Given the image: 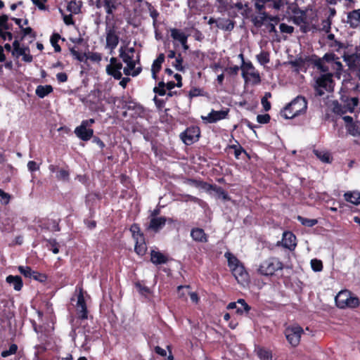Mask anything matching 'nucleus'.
<instances>
[{
	"mask_svg": "<svg viewBox=\"0 0 360 360\" xmlns=\"http://www.w3.org/2000/svg\"><path fill=\"white\" fill-rule=\"evenodd\" d=\"M307 101L304 96H297L281 111V116L288 120L304 115L307 110Z\"/></svg>",
	"mask_w": 360,
	"mask_h": 360,
	"instance_id": "f257e3e1",
	"label": "nucleus"
},
{
	"mask_svg": "<svg viewBox=\"0 0 360 360\" xmlns=\"http://www.w3.org/2000/svg\"><path fill=\"white\" fill-rule=\"evenodd\" d=\"M284 264L276 257H270L263 260L259 265L257 273L264 276H272L278 271H282Z\"/></svg>",
	"mask_w": 360,
	"mask_h": 360,
	"instance_id": "f03ea898",
	"label": "nucleus"
},
{
	"mask_svg": "<svg viewBox=\"0 0 360 360\" xmlns=\"http://www.w3.org/2000/svg\"><path fill=\"white\" fill-rule=\"evenodd\" d=\"M359 103L357 97H350L346 93L341 94L340 102L333 103V112L338 115H344L348 112H353Z\"/></svg>",
	"mask_w": 360,
	"mask_h": 360,
	"instance_id": "7ed1b4c3",
	"label": "nucleus"
},
{
	"mask_svg": "<svg viewBox=\"0 0 360 360\" xmlns=\"http://www.w3.org/2000/svg\"><path fill=\"white\" fill-rule=\"evenodd\" d=\"M336 306L340 309H355L360 305V300L358 297L348 290H344L339 292L335 298Z\"/></svg>",
	"mask_w": 360,
	"mask_h": 360,
	"instance_id": "20e7f679",
	"label": "nucleus"
},
{
	"mask_svg": "<svg viewBox=\"0 0 360 360\" xmlns=\"http://www.w3.org/2000/svg\"><path fill=\"white\" fill-rule=\"evenodd\" d=\"M334 87V81L333 79V74L327 72L321 75L316 79L314 89L316 93L319 96L324 94V91H333Z\"/></svg>",
	"mask_w": 360,
	"mask_h": 360,
	"instance_id": "39448f33",
	"label": "nucleus"
},
{
	"mask_svg": "<svg viewBox=\"0 0 360 360\" xmlns=\"http://www.w3.org/2000/svg\"><path fill=\"white\" fill-rule=\"evenodd\" d=\"M101 92L98 89L91 91L86 97L81 98L82 102L88 106L90 110L98 112L104 111V107L102 104L101 98Z\"/></svg>",
	"mask_w": 360,
	"mask_h": 360,
	"instance_id": "423d86ee",
	"label": "nucleus"
},
{
	"mask_svg": "<svg viewBox=\"0 0 360 360\" xmlns=\"http://www.w3.org/2000/svg\"><path fill=\"white\" fill-rule=\"evenodd\" d=\"M284 334L288 343L295 347L300 344L304 330L298 324H293L285 328Z\"/></svg>",
	"mask_w": 360,
	"mask_h": 360,
	"instance_id": "0eeeda50",
	"label": "nucleus"
},
{
	"mask_svg": "<svg viewBox=\"0 0 360 360\" xmlns=\"http://www.w3.org/2000/svg\"><path fill=\"white\" fill-rule=\"evenodd\" d=\"M117 27L115 24L106 25V45L105 47L110 50V53L115 49L120 41V37L117 33Z\"/></svg>",
	"mask_w": 360,
	"mask_h": 360,
	"instance_id": "6e6552de",
	"label": "nucleus"
},
{
	"mask_svg": "<svg viewBox=\"0 0 360 360\" xmlns=\"http://www.w3.org/2000/svg\"><path fill=\"white\" fill-rule=\"evenodd\" d=\"M200 136V129L198 126H191L181 133L180 138L187 146L198 141Z\"/></svg>",
	"mask_w": 360,
	"mask_h": 360,
	"instance_id": "1a4fd4ad",
	"label": "nucleus"
},
{
	"mask_svg": "<svg viewBox=\"0 0 360 360\" xmlns=\"http://www.w3.org/2000/svg\"><path fill=\"white\" fill-rule=\"evenodd\" d=\"M77 314L78 319L82 320L87 319L88 310L82 289L80 290V292L77 296Z\"/></svg>",
	"mask_w": 360,
	"mask_h": 360,
	"instance_id": "9d476101",
	"label": "nucleus"
},
{
	"mask_svg": "<svg viewBox=\"0 0 360 360\" xmlns=\"http://www.w3.org/2000/svg\"><path fill=\"white\" fill-rule=\"evenodd\" d=\"M229 109L221 110H212L207 117H202V120L207 123H216L217 122L226 119L229 115Z\"/></svg>",
	"mask_w": 360,
	"mask_h": 360,
	"instance_id": "9b49d317",
	"label": "nucleus"
},
{
	"mask_svg": "<svg viewBox=\"0 0 360 360\" xmlns=\"http://www.w3.org/2000/svg\"><path fill=\"white\" fill-rule=\"evenodd\" d=\"M346 22L352 29H360V8L348 12Z\"/></svg>",
	"mask_w": 360,
	"mask_h": 360,
	"instance_id": "f8f14e48",
	"label": "nucleus"
},
{
	"mask_svg": "<svg viewBox=\"0 0 360 360\" xmlns=\"http://www.w3.org/2000/svg\"><path fill=\"white\" fill-rule=\"evenodd\" d=\"M283 246L290 250H294L297 246L296 236L291 231H285L282 238Z\"/></svg>",
	"mask_w": 360,
	"mask_h": 360,
	"instance_id": "ddd939ff",
	"label": "nucleus"
},
{
	"mask_svg": "<svg viewBox=\"0 0 360 360\" xmlns=\"http://www.w3.org/2000/svg\"><path fill=\"white\" fill-rule=\"evenodd\" d=\"M191 237L194 241L201 243H207L209 238L204 229L198 227L193 228L191 230Z\"/></svg>",
	"mask_w": 360,
	"mask_h": 360,
	"instance_id": "4468645a",
	"label": "nucleus"
},
{
	"mask_svg": "<svg viewBox=\"0 0 360 360\" xmlns=\"http://www.w3.org/2000/svg\"><path fill=\"white\" fill-rule=\"evenodd\" d=\"M231 271L238 283H243L248 281V274L242 264L232 268Z\"/></svg>",
	"mask_w": 360,
	"mask_h": 360,
	"instance_id": "2eb2a0df",
	"label": "nucleus"
},
{
	"mask_svg": "<svg viewBox=\"0 0 360 360\" xmlns=\"http://www.w3.org/2000/svg\"><path fill=\"white\" fill-rule=\"evenodd\" d=\"M76 136L82 141H87L93 137L94 130L87 129L84 125H79L75 129Z\"/></svg>",
	"mask_w": 360,
	"mask_h": 360,
	"instance_id": "dca6fc26",
	"label": "nucleus"
},
{
	"mask_svg": "<svg viewBox=\"0 0 360 360\" xmlns=\"http://www.w3.org/2000/svg\"><path fill=\"white\" fill-rule=\"evenodd\" d=\"M171 37L173 39L179 41L183 46V49L186 51L188 49L187 44L188 36L176 28H172L170 30Z\"/></svg>",
	"mask_w": 360,
	"mask_h": 360,
	"instance_id": "f3484780",
	"label": "nucleus"
},
{
	"mask_svg": "<svg viewBox=\"0 0 360 360\" xmlns=\"http://www.w3.org/2000/svg\"><path fill=\"white\" fill-rule=\"evenodd\" d=\"M167 220L165 217H152L148 229L157 233L165 226Z\"/></svg>",
	"mask_w": 360,
	"mask_h": 360,
	"instance_id": "a211bd4d",
	"label": "nucleus"
},
{
	"mask_svg": "<svg viewBox=\"0 0 360 360\" xmlns=\"http://www.w3.org/2000/svg\"><path fill=\"white\" fill-rule=\"evenodd\" d=\"M148 248L146 243L144 236H141V238L135 240L134 251L140 257H143L146 254Z\"/></svg>",
	"mask_w": 360,
	"mask_h": 360,
	"instance_id": "6ab92c4d",
	"label": "nucleus"
},
{
	"mask_svg": "<svg viewBox=\"0 0 360 360\" xmlns=\"http://www.w3.org/2000/svg\"><path fill=\"white\" fill-rule=\"evenodd\" d=\"M150 261L156 265L163 264L168 262V257L159 251L151 250Z\"/></svg>",
	"mask_w": 360,
	"mask_h": 360,
	"instance_id": "aec40b11",
	"label": "nucleus"
},
{
	"mask_svg": "<svg viewBox=\"0 0 360 360\" xmlns=\"http://www.w3.org/2000/svg\"><path fill=\"white\" fill-rule=\"evenodd\" d=\"M255 352L260 360H272V352L271 349L261 346H257Z\"/></svg>",
	"mask_w": 360,
	"mask_h": 360,
	"instance_id": "412c9836",
	"label": "nucleus"
},
{
	"mask_svg": "<svg viewBox=\"0 0 360 360\" xmlns=\"http://www.w3.org/2000/svg\"><path fill=\"white\" fill-rule=\"evenodd\" d=\"M6 281L17 291H20L23 286V282L20 276L9 275L6 277Z\"/></svg>",
	"mask_w": 360,
	"mask_h": 360,
	"instance_id": "4be33fe9",
	"label": "nucleus"
},
{
	"mask_svg": "<svg viewBox=\"0 0 360 360\" xmlns=\"http://www.w3.org/2000/svg\"><path fill=\"white\" fill-rule=\"evenodd\" d=\"M268 2L273 3V7L276 9H280L282 6L281 0H256L255 6L258 11L264 9V4Z\"/></svg>",
	"mask_w": 360,
	"mask_h": 360,
	"instance_id": "5701e85b",
	"label": "nucleus"
},
{
	"mask_svg": "<svg viewBox=\"0 0 360 360\" xmlns=\"http://www.w3.org/2000/svg\"><path fill=\"white\" fill-rule=\"evenodd\" d=\"M344 198L347 202L353 205H360V192L357 191L345 192L344 194Z\"/></svg>",
	"mask_w": 360,
	"mask_h": 360,
	"instance_id": "b1692460",
	"label": "nucleus"
},
{
	"mask_svg": "<svg viewBox=\"0 0 360 360\" xmlns=\"http://www.w3.org/2000/svg\"><path fill=\"white\" fill-rule=\"evenodd\" d=\"M53 91V88L50 84L39 85L36 88L35 94L39 98H44L45 96H48Z\"/></svg>",
	"mask_w": 360,
	"mask_h": 360,
	"instance_id": "393cba45",
	"label": "nucleus"
},
{
	"mask_svg": "<svg viewBox=\"0 0 360 360\" xmlns=\"http://www.w3.org/2000/svg\"><path fill=\"white\" fill-rule=\"evenodd\" d=\"M240 69L242 70V77L244 79L245 82H248V72L249 71L255 70V67L252 65L251 61L245 62L243 60L242 65L240 66Z\"/></svg>",
	"mask_w": 360,
	"mask_h": 360,
	"instance_id": "a878e982",
	"label": "nucleus"
},
{
	"mask_svg": "<svg viewBox=\"0 0 360 360\" xmlns=\"http://www.w3.org/2000/svg\"><path fill=\"white\" fill-rule=\"evenodd\" d=\"M347 132L352 136H360V122H354L352 124H346Z\"/></svg>",
	"mask_w": 360,
	"mask_h": 360,
	"instance_id": "bb28decb",
	"label": "nucleus"
},
{
	"mask_svg": "<svg viewBox=\"0 0 360 360\" xmlns=\"http://www.w3.org/2000/svg\"><path fill=\"white\" fill-rule=\"evenodd\" d=\"M11 53L13 56L15 58L22 56V60L26 63H31L33 60V57L31 54H24V50L22 49V46L18 48L16 51H15V49H13Z\"/></svg>",
	"mask_w": 360,
	"mask_h": 360,
	"instance_id": "cd10ccee",
	"label": "nucleus"
},
{
	"mask_svg": "<svg viewBox=\"0 0 360 360\" xmlns=\"http://www.w3.org/2000/svg\"><path fill=\"white\" fill-rule=\"evenodd\" d=\"M106 72L117 80H120L122 76L121 71L116 69L110 63L106 66Z\"/></svg>",
	"mask_w": 360,
	"mask_h": 360,
	"instance_id": "c85d7f7f",
	"label": "nucleus"
},
{
	"mask_svg": "<svg viewBox=\"0 0 360 360\" xmlns=\"http://www.w3.org/2000/svg\"><path fill=\"white\" fill-rule=\"evenodd\" d=\"M224 256L227 259L228 266L231 269L242 264L236 256L229 252H226Z\"/></svg>",
	"mask_w": 360,
	"mask_h": 360,
	"instance_id": "c756f323",
	"label": "nucleus"
},
{
	"mask_svg": "<svg viewBox=\"0 0 360 360\" xmlns=\"http://www.w3.org/2000/svg\"><path fill=\"white\" fill-rule=\"evenodd\" d=\"M20 40H23L25 37L29 36L30 38L34 39L37 37V33L30 27H21Z\"/></svg>",
	"mask_w": 360,
	"mask_h": 360,
	"instance_id": "7c9ffc66",
	"label": "nucleus"
},
{
	"mask_svg": "<svg viewBox=\"0 0 360 360\" xmlns=\"http://www.w3.org/2000/svg\"><path fill=\"white\" fill-rule=\"evenodd\" d=\"M47 243L46 247L49 250H51L54 254L59 252V244L54 238L44 239Z\"/></svg>",
	"mask_w": 360,
	"mask_h": 360,
	"instance_id": "2f4dec72",
	"label": "nucleus"
},
{
	"mask_svg": "<svg viewBox=\"0 0 360 360\" xmlns=\"http://www.w3.org/2000/svg\"><path fill=\"white\" fill-rule=\"evenodd\" d=\"M237 303L238 304H240V307H237L236 308V313L239 314H242L244 311L249 312L251 309V307L248 304V303L245 302L243 299H238L237 301Z\"/></svg>",
	"mask_w": 360,
	"mask_h": 360,
	"instance_id": "473e14b6",
	"label": "nucleus"
},
{
	"mask_svg": "<svg viewBox=\"0 0 360 360\" xmlns=\"http://www.w3.org/2000/svg\"><path fill=\"white\" fill-rule=\"evenodd\" d=\"M256 57L257 61L262 65H264L270 62V54L268 51H262Z\"/></svg>",
	"mask_w": 360,
	"mask_h": 360,
	"instance_id": "72a5a7b5",
	"label": "nucleus"
},
{
	"mask_svg": "<svg viewBox=\"0 0 360 360\" xmlns=\"http://www.w3.org/2000/svg\"><path fill=\"white\" fill-rule=\"evenodd\" d=\"M119 56L120 58H122V61L124 63H129L132 60H134V58L132 55L129 54V53H126V47L125 46H121L119 49Z\"/></svg>",
	"mask_w": 360,
	"mask_h": 360,
	"instance_id": "f704fd0d",
	"label": "nucleus"
},
{
	"mask_svg": "<svg viewBox=\"0 0 360 360\" xmlns=\"http://www.w3.org/2000/svg\"><path fill=\"white\" fill-rule=\"evenodd\" d=\"M129 231L131 233V236L133 239L135 240L136 238H141V236H144L143 233L141 231L140 226L138 224H133L130 228Z\"/></svg>",
	"mask_w": 360,
	"mask_h": 360,
	"instance_id": "c9c22d12",
	"label": "nucleus"
},
{
	"mask_svg": "<svg viewBox=\"0 0 360 360\" xmlns=\"http://www.w3.org/2000/svg\"><path fill=\"white\" fill-rule=\"evenodd\" d=\"M60 39V35L58 33H53L50 38V42L53 47L54 48V51L56 52H60L61 48L58 44V41Z\"/></svg>",
	"mask_w": 360,
	"mask_h": 360,
	"instance_id": "e433bc0d",
	"label": "nucleus"
},
{
	"mask_svg": "<svg viewBox=\"0 0 360 360\" xmlns=\"http://www.w3.org/2000/svg\"><path fill=\"white\" fill-rule=\"evenodd\" d=\"M297 219L303 226L307 227H312L318 223L316 219H307L300 215L297 216Z\"/></svg>",
	"mask_w": 360,
	"mask_h": 360,
	"instance_id": "4c0bfd02",
	"label": "nucleus"
},
{
	"mask_svg": "<svg viewBox=\"0 0 360 360\" xmlns=\"http://www.w3.org/2000/svg\"><path fill=\"white\" fill-rule=\"evenodd\" d=\"M18 347L16 344H11L8 349H4L1 352V356L4 358L8 357L11 355L16 354Z\"/></svg>",
	"mask_w": 360,
	"mask_h": 360,
	"instance_id": "58836bf2",
	"label": "nucleus"
},
{
	"mask_svg": "<svg viewBox=\"0 0 360 360\" xmlns=\"http://www.w3.org/2000/svg\"><path fill=\"white\" fill-rule=\"evenodd\" d=\"M183 57L181 53H179L176 57V60L174 63H172V65L175 68V69L179 72H184L185 68L183 66Z\"/></svg>",
	"mask_w": 360,
	"mask_h": 360,
	"instance_id": "ea45409f",
	"label": "nucleus"
},
{
	"mask_svg": "<svg viewBox=\"0 0 360 360\" xmlns=\"http://www.w3.org/2000/svg\"><path fill=\"white\" fill-rule=\"evenodd\" d=\"M148 11H149V13H150V16L153 18V25L155 28H157L158 25V17L159 16L160 13L159 12L155 9L154 8V7L151 5H149L148 6Z\"/></svg>",
	"mask_w": 360,
	"mask_h": 360,
	"instance_id": "a19ab883",
	"label": "nucleus"
},
{
	"mask_svg": "<svg viewBox=\"0 0 360 360\" xmlns=\"http://www.w3.org/2000/svg\"><path fill=\"white\" fill-rule=\"evenodd\" d=\"M18 269L19 272L26 278H32V275H33L34 271L29 266H19Z\"/></svg>",
	"mask_w": 360,
	"mask_h": 360,
	"instance_id": "79ce46f5",
	"label": "nucleus"
},
{
	"mask_svg": "<svg viewBox=\"0 0 360 360\" xmlns=\"http://www.w3.org/2000/svg\"><path fill=\"white\" fill-rule=\"evenodd\" d=\"M311 267L315 272L321 271L323 269V262L318 259H313L311 260Z\"/></svg>",
	"mask_w": 360,
	"mask_h": 360,
	"instance_id": "37998d69",
	"label": "nucleus"
},
{
	"mask_svg": "<svg viewBox=\"0 0 360 360\" xmlns=\"http://www.w3.org/2000/svg\"><path fill=\"white\" fill-rule=\"evenodd\" d=\"M234 22L230 19H226L220 24V28L226 31H231L234 28Z\"/></svg>",
	"mask_w": 360,
	"mask_h": 360,
	"instance_id": "c03bdc74",
	"label": "nucleus"
},
{
	"mask_svg": "<svg viewBox=\"0 0 360 360\" xmlns=\"http://www.w3.org/2000/svg\"><path fill=\"white\" fill-rule=\"evenodd\" d=\"M325 63L323 58H318L315 60L314 64L321 72L327 73L329 71V67Z\"/></svg>",
	"mask_w": 360,
	"mask_h": 360,
	"instance_id": "a18cd8bd",
	"label": "nucleus"
},
{
	"mask_svg": "<svg viewBox=\"0 0 360 360\" xmlns=\"http://www.w3.org/2000/svg\"><path fill=\"white\" fill-rule=\"evenodd\" d=\"M314 153L316 155V157L319 159H320L322 162L326 163L330 162V155L328 153L315 150Z\"/></svg>",
	"mask_w": 360,
	"mask_h": 360,
	"instance_id": "49530a36",
	"label": "nucleus"
},
{
	"mask_svg": "<svg viewBox=\"0 0 360 360\" xmlns=\"http://www.w3.org/2000/svg\"><path fill=\"white\" fill-rule=\"evenodd\" d=\"M203 90L198 87H192L188 92V97L192 99L194 97L204 96Z\"/></svg>",
	"mask_w": 360,
	"mask_h": 360,
	"instance_id": "de8ad7c7",
	"label": "nucleus"
},
{
	"mask_svg": "<svg viewBox=\"0 0 360 360\" xmlns=\"http://www.w3.org/2000/svg\"><path fill=\"white\" fill-rule=\"evenodd\" d=\"M165 87V83L163 81H161L158 83V86L154 87L153 91L159 96H165L167 94Z\"/></svg>",
	"mask_w": 360,
	"mask_h": 360,
	"instance_id": "09e8293b",
	"label": "nucleus"
},
{
	"mask_svg": "<svg viewBox=\"0 0 360 360\" xmlns=\"http://www.w3.org/2000/svg\"><path fill=\"white\" fill-rule=\"evenodd\" d=\"M249 76L252 79V84L257 85L261 83V77L258 71L255 70L250 71V72H248V77Z\"/></svg>",
	"mask_w": 360,
	"mask_h": 360,
	"instance_id": "8fccbe9b",
	"label": "nucleus"
},
{
	"mask_svg": "<svg viewBox=\"0 0 360 360\" xmlns=\"http://www.w3.org/2000/svg\"><path fill=\"white\" fill-rule=\"evenodd\" d=\"M331 24L332 20L331 19H330V17H328L326 19L323 20L321 24V30L324 31L326 33L330 32L331 29Z\"/></svg>",
	"mask_w": 360,
	"mask_h": 360,
	"instance_id": "3c124183",
	"label": "nucleus"
},
{
	"mask_svg": "<svg viewBox=\"0 0 360 360\" xmlns=\"http://www.w3.org/2000/svg\"><path fill=\"white\" fill-rule=\"evenodd\" d=\"M104 7L108 15L112 14L113 10L116 9L115 4L111 0H104Z\"/></svg>",
	"mask_w": 360,
	"mask_h": 360,
	"instance_id": "603ef678",
	"label": "nucleus"
},
{
	"mask_svg": "<svg viewBox=\"0 0 360 360\" xmlns=\"http://www.w3.org/2000/svg\"><path fill=\"white\" fill-rule=\"evenodd\" d=\"M162 68V64L159 63L157 60H154L152 67H151V72H152V76L153 79L157 78L158 73L160 71Z\"/></svg>",
	"mask_w": 360,
	"mask_h": 360,
	"instance_id": "864d4df0",
	"label": "nucleus"
},
{
	"mask_svg": "<svg viewBox=\"0 0 360 360\" xmlns=\"http://www.w3.org/2000/svg\"><path fill=\"white\" fill-rule=\"evenodd\" d=\"M57 178L59 180L68 181L70 179V173L68 170L60 169L57 174Z\"/></svg>",
	"mask_w": 360,
	"mask_h": 360,
	"instance_id": "5fc2aeb1",
	"label": "nucleus"
},
{
	"mask_svg": "<svg viewBox=\"0 0 360 360\" xmlns=\"http://www.w3.org/2000/svg\"><path fill=\"white\" fill-rule=\"evenodd\" d=\"M323 60L330 65L335 62V60H339V58L333 53H326L323 57Z\"/></svg>",
	"mask_w": 360,
	"mask_h": 360,
	"instance_id": "6e6d98bb",
	"label": "nucleus"
},
{
	"mask_svg": "<svg viewBox=\"0 0 360 360\" xmlns=\"http://www.w3.org/2000/svg\"><path fill=\"white\" fill-rule=\"evenodd\" d=\"M32 278L34 280L37 281L40 283H44L47 280V276L46 274L39 273L36 271H33V275H32Z\"/></svg>",
	"mask_w": 360,
	"mask_h": 360,
	"instance_id": "4d7b16f0",
	"label": "nucleus"
},
{
	"mask_svg": "<svg viewBox=\"0 0 360 360\" xmlns=\"http://www.w3.org/2000/svg\"><path fill=\"white\" fill-rule=\"evenodd\" d=\"M141 67H137L136 70H134V71H131L127 66L123 69V72L125 75H131L132 77H136L137 75H139L141 73Z\"/></svg>",
	"mask_w": 360,
	"mask_h": 360,
	"instance_id": "13d9d810",
	"label": "nucleus"
},
{
	"mask_svg": "<svg viewBox=\"0 0 360 360\" xmlns=\"http://www.w3.org/2000/svg\"><path fill=\"white\" fill-rule=\"evenodd\" d=\"M86 58L93 62L99 63L102 60V56L98 52H91L86 56Z\"/></svg>",
	"mask_w": 360,
	"mask_h": 360,
	"instance_id": "bf43d9fd",
	"label": "nucleus"
},
{
	"mask_svg": "<svg viewBox=\"0 0 360 360\" xmlns=\"http://www.w3.org/2000/svg\"><path fill=\"white\" fill-rule=\"evenodd\" d=\"M214 191L217 192V193L219 194V196H221L224 200H230V197L228 195V193L221 187L215 186Z\"/></svg>",
	"mask_w": 360,
	"mask_h": 360,
	"instance_id": "052dcab7",
	"label": "nucleus"
},
{
	"mask_svg": "<svg viewBox=\"0 0 360 360\" xmlns=\"http://www.w3.org/2000/svg\"><path fill=\"white\" fill-rule=\"evenodd\" d=\"M279 28L282 33L292 34L294 31V27L292 26L283 22L280 24Z\"/></svg>",
	"mask_w": 360,
	"mask_h": 360,
	"instance_id": "680f3d73",
	"label": "nucleus"
},
{
	"mask_svg": "<svg viewBox=\"0 0 360 360\" xmlns=\"http://www.w3.org/2000/svg\"><path fill=\"white\" fill-rule=\"evenodd\" d=\"M271 117L269 114L258 115L257 116V121L259 124H267L270 122Z\"/></svg>",
	"mask_w": 360,
	"mask_h": 360,
	"instance_id": "e2e57ef3",
	"label": "nucleus"
},
{
	"mask_svg": "<svg viewBox=\"0 0 360 360\" xmlns=\"http://www.w3.org/2000/svg\"><path fill=\"white\" fill-rule=\"evenodd\" d=\"M70 51L71 54L79 62L84 61V56H86V54L82 55L79 51H76L74 47L70 48Z\"/></svg>",
	"mask_w": 360,
	"mask_h": 360,
	"instance_id": "0e129e2a",
	"label": "nucleus"
},
{
	"mask_svg": "<svg viewBox=\"0 0 360 360\" xmlns=\"http://www.w3.org/2000/svg\"><path fill=\"white\" fill-rule=\"evenodd\" d=\"M136 288L139 290V292L142 295L148 294L150 292V288L146 285H141L139 282L136 283Z\"/></svg>",
	"mask_w": 360,
	"mask_h": 360,
	"instance_id": "69168bd1",
	"label": "nucleus"
},
{
	"mask_svg": "<svg viewBox=\"0 0 360 360\" xmlns=\"http://www.w3.org/2000/svg\"><path fill=\"white\" fill-rule=\"evenodd\" d=\"M27 168L30 172H34L39 169V165L35 161L30 160L27 162Z\"/></svg>",
	"mask_w": 360,
	"mask_h": 360,
	"instance_id": "338daca9",
	"label": "nucleus"
},
{
	"mask_svg": "<svg viewBox=\"0 0 360 360\" xmlns=\"http://www.w3.org/2000/svg\"><path fill=\"white\" fill-rule=\"evenodd\" d=\"M0 197L1 198V200H3V203L4 205H8L11 198L10 194L4 192L1 189H0Z\"/></svg>",
	"mask_w": 360,
	"mask_h": 360,
	"instance_id": "774afa93",
	"label": "nucleus"
}]
</instances>
